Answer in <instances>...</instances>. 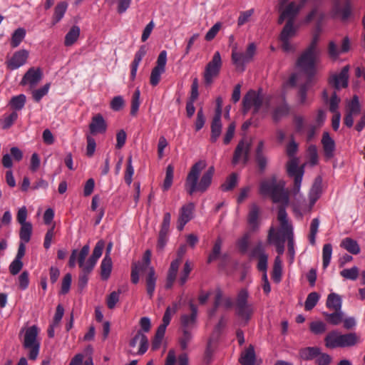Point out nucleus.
Segmentation results:
<instances>
[{
  "label": "nucleus",
  "instance_id": "17",
  "mask_svg": "<svg viewBox=\"0 0 365 365\" xmlns=\"http://www.w3.org/2000/svg\"><path fill=\"white\" fill-rule=\"evenodd\" d=\"M189 307L191 311L190 314H182L180 317V324L182 330L191 331L195 326L197 316V307L192 302L189 303Z\"/></svg>",
  "mask_w": 365,
  "mask_h": 365
},
{
  "label": "nucleus",
  "instance_id": "28",
  "mask_svg": "<svg viewBox=\"0 0 365 365\" xmlns=\"http://www.w3.org/2000/svg\"><path fill=\"white\" fill-rule=\"evenodd\" d=\"M68 9V3L60 1L54 8V12L52 17L53 24L58 23L64 16Z\"/></svg>",
  "mask_w": 365,
  "mask_h": 365
},
{
  "label": "nucleus",
  "instance_id": "16",
  "mask_svg": "<svg viewBox=\"0 0 365 365\" xmlns=\"http://www.w3.org/2000/svg\"><path fill=\"white\" fill-rule=\"evenodd\" d=\"M250 146V143L243 140L239 142L234 153L232 161L233 165H237L240 160H242L245 165L248 162Z\"/></svg>",
  "mask_w": 365,
  "mask_h": 365
},
{
  "label": "nucleus",
  "instance_id": "1",
  "mask_svg": "<svg viewBox=\"0 0 365 365\" xmlns=\"http://www.w3.org/2000/svg\"><path fill=\"white\" fill-rule=\"evenodd\" d=\"M284 181H277L275 178H272L262 181L259 190L262 195H270L274 202L281 203L277 213V220L280 225L279 231L277 232L275 228L272 226L268 232L267 242L276 247L279 255H282L284 252L285 241L287 239L288 252L293 258L294 256L293 228L288 220L286 212V207L288 205L289 200L288 192L284 190Z\"/></svg>",
  "mask_w": 365,
  "mask_h": 365
},
{
  "label": "nucleus",
  "instance_id": "20",
  "mask_svg": "<svg viewBox=\"0 0 365 365\" xmlns=\"http://www.w3.org/2000/svg\"><path fill=\"white\" fill-rule=\"evenodd\" d=\"M324 157L331 159L334 155L336 144L334 140L330 136L328 132H324L321 140Z\"/></svg>",
  "mask_w": 365,
  "mask_h": 365
},
{
  "label": "nucleus",
  "instance_id": "26",
  "mask_svg": "<svg viewBox=\"0 0 365 365\" xmlns=\"http://www.w3.org/2000/svg\"><path fill=\"white\" fill-rule=\"evenodd\" d=\"M326 305L329 309L333 311L341 310V297L338 294L332 292L328 295Z\"/></svg>",
  "mask_w": 365,
  "mask_h": 365
},
{
  "label": "nucleus",
  "instance_id": "55",
  "mask_svg": "<svg viewBox=\"0 0 365 365\" xmlns=\"http://www.w3.org/2000/svg\"><path fill=\"white\" fill-rule=\"evenodd\" d=\"M178 309V304L176 303L173 304V307H168L163 315V324L161 325H165V327H168L170 322L172 316L175 314Z\"/></svg>",
  "mask_w": 365,
  "mask_h": 365
},
{
  "label": "nucleus",
  "instance_id": "31",
  "mask_svg": "<svg viewBox=\"0 0 365 365\" xmlns=\"http://www.w3.org/2000/svg\"><path fill=\"white\" fill-rule=\"evenodd\" d=\"M245 55L244 53H239L236 49H233L232 52V61L235 64L237 70L240 71H245V66L249 63V61L245 59Z\"/></svg>",
  "mask_w": 365,
  "mask_h": 365
},
{
  "label": "nucleus",
  "instance_id": "5",
  "mask_svg": "<svg viewBox=\"0 0 365 365\" xmlns=\"http://www.w3.org/2000/svg\"><path fill=\"white\" fill-rule=\"evenodd\" d=\"M243 112L247 113L251 108L254 114H261L262 117L269 113V103L267 98L259 92L250 90L242 100Z\"/></svg>",
  "mask_w": 365,
  "mask_h": 365
},
{
  "label": "nucleus",
  "instance_id": "48",
  "mask_svg": "<svg viewBox=\"0 0 365 365\" xmlns=\"http://www.w3.org/2000/svg\"><path fill=\"white\" fill-rule=\"evenodd\" d=\"M359 274V269L356 266H354L349 269H344L340 272V275L350 280H356Z\"/></svg>",
  "mask_w": 365,
  "mask_h": 365
},
{
  "label": "nucleus",
  "instance_id": "59",
  "mask_svg": "<svg viewBox=\"0 0 365 365\" xmlns=\"http://www.w3.org/2000/svg\"><path fill=\"white\" fill-rule=\"evenodd\" d=\"M237 182V175L235 173L231 174L226 180L225 182L222 185L223 191L232 190Z\"/></svg>",
  "mask_w": 365,
  "mask_h": 365
},
{
  "label": "nucleus",
  "instance_id": "11",
  "mask_svg": "<svg viewBox=\"0 0 365 365\" xmlns=\"http://www.w3.org/2000/svg\"><path fill=\"white\" fill-rule=\"evenodd\" d=\"M43 78V72L40 68L31 67L24 75L20 85L28 86L30 89L34 88Z\"/></svg>",
  "mask_w": 365,
  "mask_h": 365
},
{
  "label": "nucleus",
  "instance_id": "40",
  "mask_svg": "<svg viewBox=\"0 0 365 365\" xmlns=\"http://www.w3.org/2000/svg\"><path fill=\"white\" fill-rule=\"evenodd\" d=\"M18 118V113L13 111L10 114H4L0 119L1 128L3 129L9 128Z\"/></svg>",
  "mask_w": 365,
  "mask_h": 365
},
{
  "label": "nucleus",
  "instance_id": "32",
  "mask_svg": "<svg viewBox=\"0 0 365 365\" xmlns=\"http://www.w3.org/2000/svg\"><path fill=\"white\" fill-rule=\"evenodd\" d=\"M89 251L90 247L88 245H85L79 252L77 250L76 259L81 269H83L84 268L90 266L88 264V259L86 261V258L88 256Z\"/></svg>",
  "mask_w": 365,
  "mask_h": 365
},
{
  "label": "nucleus",
  "instance_id": "18",
  "mask_svg": "<svg viewBox=\"0 0 365 365\" xmlns=\"http://www.w3.org/2000/svg\"><path fill=\"white\" fill-rule=\"evenodd\" d=\"M348 72L349 67L344 66L339 73L334 74L329 78V84L334 87L336 90L347 87L349 79Z\"/></svg>",
  "mask_w": 365,
  "mask_h": 365
},
{
  "label": "nucleus",
  "instance_id": "15",
  "mask_svg": "<svg viewBox=\"0 0 365 365\" xmlns=\"http://www.w3.org/2000/svg\"><path fill=\"white\" fill-rule=\"evenodd\" d=\"M194 210L195 205L192 202L182 206L178 219L177 228L178 230L182 231L185 225L193 218Z\"/></svg>",
  "mask_w": 365,
  "mask_h": 365
},
{
  "label": "nucleus",
  "instance_id": "21",
  "mask_svg": "<svg viewBox=\"0 0 365 365\" xmlns=\"http://www.w3.org/2000/svg\"><path fill=\"white\" fill-rule=\"evenodd\" d=\"M106 129L107 125L102 115L97 114L92 118L91 123L89 125L91 134L103 133L106 131Z\"/></svg>",
  "mask_w": 365,
  "mask_h": 365
},
{
  "label": "nucleus",
  "instance_id": "9",
  "mask_svg": "<svg viewBox=\"0 0 365 365\" xmlns=\"http://www.w3.org/2000/svg\"><path fill=\"white\" fill-rule=\"evenodd\" d=\"M296 34V28L294 26V23L287 21L284 26L279 39L282 41V48L285 52H294L296 50V46L289 41V39L294 37Z\"/></svg>",
  "mask_w": 365,
  "mask_h": 365
},
{
  "label": "nucleus",
  "instance_id": "6",
  "mask_svg": "<svg viewBox=\"0 0 365 365\" xmlns=\"http://www.w3.org/2000/svg\"><path fill=\"white\" fill-rule=\"evenodd\" d=\"M38 328L36 325L26 328L22 341L23 347L29 350V359L36 360L40 350V341L38 339Z\"/></svg>",
  "mask_w": 365,
  "mask_h": 365
},
{
  "label": "nucleus",
  "instance_id": "33",
  "mask_svg": "<svg viewBox=\"0 0 365 365\" xmlns=\"http://www.w3.org/2000/svg\"><path fill=\"white\" fill-rule=\"evenodd\" d=\"M323 315L325 317L327 322L332 325H339L343 321V318L344 316V312L341 310L339 311H334L333 313H328L326 312H323Z\"/></svg>",
  "mask_w": 365,
  "mask_h": 365
},
{
  "label": "nucleus",
  "instance_id": "45",
  "mask_svg": "<svg viewBox=\"0 0 365 365\" xmlns=\"http://www.w3.org/2000/svg\"><path fill=\"white\" fill-rule=\"evenodd\" d=\"M174 177V167L173 165H168L166 168L165 178L163 185V190H168L170 188Z\"/></svg>",
  "mask_w": 365,
  "mask_h": 365
},
{
  "label": "nucleus",
  "instance_id": "51",
  "mask_svg": "<svg viewBox=\"0 0 365 365\" xmlns=\"http://www.w3.org/2000/svg\"><path fill=\"white\" fill-rule=\"evenodd\" d=\"M332 255V246L331 244H325L322 250L323 267L327 268L331 261Z\"/></svg>",
  "mask_w": 365,
  "mask_h": 365
},
{
  "label": "nucleus",
  "instance_id": "19",
  "mask_svg": "<svg viewBox=\"0 0 365 365\" xmlns=\"http://www.w3.org/2000/svg\"><path fill=\"white\" fill-rule=\"evenodd\" d=\"M138 343H139L140 345L138 352L133 353L131 351H130L133 355H143L148 350V339L147 336L145 335V334L142 332V331H138L137 332L135 336L130 340L129 345L130 347L135 348Z\"/></svg>",
  "mask_w": 365,
  "mask_h": 365
},
{
  "label": "nucleus",
  "instance_id": "53",
  "mask_svg": "<svg viewBox=\"0 0 365 365\" xmlns=\"http://www.w3.org/2000/svg\"><path fill=\"white\" fill-rule=\"evenodd\" d=\"M106 1L110 5L118 4V12L123 14L129 8L131 0H106Z\"/></svg>",
  "mask_w": 365,
  "mask_h": 365
},
{
  "label": "nucleus",
  "instance_id": "43",
  "mask_svg": "<svg viewBox=\"0 0 365 365\" xmlns=\"http://www.w3.org/2000/svg\"><path fill=\"white\" fill-rule=\"evenodd\" d=\"M222 245V240L220 237H218L212 247L211 253L209 255L207 258V262L210 263L217 259H218L220 253H221V247Z\"/></svg>",
  "mask_w": 365,
  "mask_h": 365
},
{
  "label": "nucleus",
  "instance_id": "60",
  "mask_svg": "<svg viewBox=\"0 0 365 365\" xmlns=\"http://www.w3.org/2000/svg\"><path fill=\"white\" fill-rule=\"evenodd\" d=\"M163 73H165L164 71L155 67L152 69L150 76V83L153 86H155L159 83L161 75Z\"/></svg>",
  "mask_w": 365,
  "mask_h": 365
},
{
  "label": "nucleus",
  "instance_id": "49",
  "mask_svg": "<svg viewBox=\"0 0 365 365\" xmlns=\"http://www.w3.org/2000/svg\"><path fill=\"white\" fill-rule=\"evenodd\" d=\"M307 156L309 159V164L311 166H314L317 165L318 163V150L317 148L314 145H309L307 148Z\"/></svg>",
  "mask_w": 365,
  "mask_h": 365
},
{
  "label": "nucleus",
  "instance_id": "61",
  "mask_svg": "<svg viewBox=\"0 0 365 365\" xmlns=\"http://www.w3.org/2000/svg\"><path fill=\"white\" fill-rule=\"evenodd\" d=\"M120 290L112 292L107 297V306L109 309H113L119 301Z\"/></svg>",
  "mask_w": 365,
  "mask_h": 365
},
{
  "label": "nucleus",
  "instance_id": "3",
  "mask_svg": "<svg viewBox=\"0 0 365 365\" xmlns=\"http://www.w3.org/2000/svg\"><path fill=\"white\" fill-rule=\"evenodd\" d=\"M318 37L314 36L309 46L302 52L297 61V67L312 81L316 73V63L319 60L321 51L317 46Z\"/></svg>",
  "mask_w": 365,
  "mask_h": 365
},
{
  "label": "nucleus",
  "instance_id": "41",
  "mask_svg": "<svg viewBox=\"0 0 365 365\" xmlns=\"http://www.w3.org/2000/svg\"><path fill=\"white\" fill-rule=\"evenodd\" d=\"M26 101V96L24 94H19L11 98L9 105L13 109L20 110L24 107Z\"/></svg>",
  "mask_w": 365,
  "mask_h": 365
},
{
  "label": "nucleus",
  "instance_id": "7",
  "mask_svg": "<svg viewBox=\"0 0 365 365\" xmlns=\"http://www.w3.org/2000/svg\"><path fill=\"white\" fill-rule=\"evenodd\" d=\"M249 293L246 289H242L236 298V314L246 324L254 312L253 306L248 302Z\"/></svg>",
  "mask_w": 365,
  "mask_h": 365
},
{
  "label": "nucleus",
  "instance_id": "29",
  "mask_svg": "<svg viewBox=\"0 0 365 365\" xmlns=\"http://www.w3.org/2000/svg\"><path fill=\"white\" fill-rule=\"evenodd\" d=\"M340 246L352 255H358L361 250L357 242L350 237L344 238Z\"/></svg>",
  "mask_w": 365,
  "mask_h": 365
},
{
  "label": "nucleus",
  "instance_id": "39",
  "mask_svg": "<svg viewBox=\"0 0 365 365\" xmlns=\"http://www.w3.org/2000/svg\"><path fill=\"white\" fill-rule=\"evenodd\" d=\"M155 282L156 277L155 275V270L153 268H150V272L146 278V289L150 297L153 296L155 289Z\"/></svg>",
  "mask_w": 365,
  "mask_h": 365
},
{
  "label": "nucleus",
  "instance_id": "12",
  "mask_svg": "<svg viewBox=\"0 0 365 365\" xmlns=\"http://www.w3.org/2000/svg\"><path fill=\"white\" fill-rule=\"evenodd\" d=\"M280 8L279 10L283 11V16H287L288 21L294 23V19L299 14V11L304 7V4H302L300 1L299 3L296 1H292L289 3L286 6L282 8L284 5L289 0H279Z\"/></svg>",
  "mask_w": 365,
  "mask_h": 365
},
{
  "label": "nucleus",
  "instance_id": "23",
  "mask_svg": "<svg viewBox=\"0 0 365 365\" xmlns=\"http://www.w3.org/2000/svg\"><path fill=\"white\" fill-rule=\"evenodd\" d=\"M322 192V179L321 177L315 178L314 182L310 189L309 198L310 202V208L315 204L320 197Z\"/></svg>",
  "mask_w": 365,
  "mask_h": 365
},
{
  "label": "nucleus",
  "instance_id": "34",
  "mask_svg": "<svg viewBox=\"0 0 365 365\" xmlns=\"http://www.w3.org/2000/svg\"><path fill=\"white\" fill-rule=\"evenodd\" d=\"M80 28L78 26H73L65 36L64 44L66 46L73 45L80 36Z\"/></svg>",
  "mask_w": 365,
  "mask_h": 365
},
{
  "label": "nucleus",
  "instance_id": "25",
  "mask_svg": "<svg viewBox=\"0 0 365 365\" xmlns=\"http://www.w3.org/2000/svg\"><path fill=\"white\" fill-rule=\"evenodd\" d=\"M150 268H153L150 265L145 266V264L138 262L132 264L131 269V281L133 284H137L139 282V273L140 272H150Z\"/></svg>",
  "mask_w": 365,
  "mask_h": 365
},
{
  "label": "nucleus",
  "instance_id": "37",
  "mask_svg": "<svg viewBox=\"0 0 365 365\" xmlns=\"http://www.w3.org/2000/svg\"><path fill=\"white\" fill-rule=\"evenodd\" d=\"M26 30L24 28L16 29L11 35V46L12 48L18 47L26 36Z\"/></svg>",
  "mask_w": 365,
  "mask_h": 365
},
{
  "label": "nucleus",
  "instance_id": "36",
  "mask_svg": "<svg viewBox=\"0 0 365 365\" xmlns=\"http://www.w3.org/2000/svg\"><path fill=\"white\" fill-rule=\"evenodd\" d=\"M112 259L111 258H103L101 264V277L103 280H107L112 271Z\"/></svg>",
  "mask_w": 365,
  "mask_h": 365
},
{
  "label": "nucleus",
  "instance_id": "44",
  "mask_svg": "<svg viewBox=\"0 0 365 365\" xmlns=\"http://www.w3.org/2000/svg\"><path fill=\"white\" fill-rule=\"evenodd\" d=\"M298 158H292L287 163V170L289 176L292 177L296 175L299 171L304 170V166L299 168L298 166Z\"/></svg>",
  "mask_w": 365,
  "mask_h": 365
},
{
  "label": "nucleus",
  "instance_id": "10",
  "mask_svg": "<svg viewBox=\"0 0 365 365\" xmlns=\"http://www.w3.org/2000/svg\"><path fill=\"white\" fill-rule=\"evenodd\" d=\"M361 112V105L359 97L354 95L351 100L346 101V113L344 118V123L348 128L354 125V117Z\"/></svg>",
  "mask_w": 365,
  "mask_h": 365
},
{
  "label": "nucleus",
  "instance_id": "30",
  "mask_svg": "<svg viewBox=\"0 0 365 365\" xmlns=\"http://www.w3.org/2000/svg\"><path fill=\"white\" fill-rule=\"evenodd\" d=\"M104 247L105 242L103 240H99L96 243L91 256L88 258V264H90V267H95L98 259L102 255Z\"/></svg>",
  "mask_w": 365,
  "mask_h": 365
},
{
  "label": "nucleus",
  "instance_id": "54",
  "mask_svg": "<svg viewBox=\"0 0 365 365\" xmlns=\"http://www.w3.org/2000/svg\"><path fill=\"white\" fill-rule=\"evenodd\" d=\"M94 267L90 266L81 269L78 278V285L81 288H83L86 286L88 281V275L91 273Z\"/></svg>",
  "mask_w": 365,
  "mask_h": 365
},
{
  "label": "nucleus",
  "instance_id": "8",
  "mask_svg": "<svg viewBox=\"0 0 365 365\" xmlns=\"http://www.w3.org/2000/svg\"><path fill=\"white\" fill-rule=\"evenodd\" d=\"M222 65L221 56L219 51H216L212 60L206 65L203 73V78L206 85L213 83L215 78L218 76Z\"/></svg>",
  "mask_w": 365,
  "mask_h": 365
},
{
  "label": "nucleus",
  "instance_id": "22",
  "mask_svg": "<svg viewBox=\"0 0 365 365\" xmlns=\"http://www.w3.org/2000/svg\"><path fill=\"white\" fill-rule=\"evenodd\" d=\"M264 143L263 140H260L258 143L255 150V160L259 167L260 171L263 172L265 170L268 164V158L264 153Z\"/></svg>",
  "mask_w": 365,
  "mask_h": 365
},
{
  "label": "nucleus",
  "instance_id": "27",
  "mask_svg": "<svg viewBox=\"0 0 365 365\" xmlns=\"http://www.w3.org/2000/svg\"><path fill=\"white\" fill-rule=\"evenodd\" d=\"M256 360L255 351L254 346H250L242 353L240 361L242 365H255Z\"/></svg>",
  "mask_w": 365,
  "mask_h": 365
},
{
  "label": "nucleus",
  "instance_id": "52",
  "mask_svg": "<svg viewBox=\"0 0 365 365\" xmlns=\"http://www.w3.org/2000/svg\"><path fill=\"white\" fill-rule=\"evenodd\" d=\"M319 299V295L317 292H311L308 294L305 303L304 307L307 311L312 309L317 304Z\"/></svg>",
  "mask_w": 365,
  "mask_h": 365
},
{
  "label": "nucleus",
  "instance_id": "14",
  "mask_svg": "<svg viewBox=\"0 0 365 365\" xmlns=\"http://www.w3.org/2000/svg\"><path fill=\"white\" fill-rule=\"evenodd\" d=\"M29 53L26 49L19 50L13 54V56L6 61L8 68L10 70H16L26 64L29 58Z\"/></svg>",
  "mask_w": 365,
  "mask_h": 365
},
{
  "label": "nucleus",
  "instance_id": "46",
  "mask_svg": "<svg viewBox=\"0 0 365 365\" xmlns=\"http://www.w3.org/2000/svg\"><path fill=\"white\" fill-rule=\"evenodd\" d=\"M51 86L50 83H46L43 86L32 91V98L36 102H39L43 96L47 95Z\"/></svg>",
  "mask_w": 365,
  "mask_h": 365
},
{
  "label": "nucleus",
  "instance_id": "58",
  "mask_svg": "<svg viewBox=\"0 0 365 365\" xmlns=\"http://www.w3.org/2000/svg\"><path fill=\"white\" fill-rule=\"evenodd\" d=\"M182 334L179 339V343L181 349L182 350H185L187 348L189 343L192 340V334L191 331L189 330H182Z\"/></svg>",
  "mask_w": 365,
  "mask_h": 365
},
{
  "label": "nucleus",
  "instance_id": "35",
  "mask_svg": "<svg viewBox=\"0 0 365 365\" xmlns=\"http://www.w3.org/2000/svg\"><path fill=\"white\" fill-rule=\"evenodd\" d=\"M320 354V349L317 346L306 347L299 351L300 357L304 360H312Z\"/></svg>",
  "mask_w": 365,
  "mask_h": 365
},
{
  "label": "nucleus",
  "instance_id": "64",
  "mask_svg": "<svg viewBox=\"0 0 365 365\" xmlns=\"http://www.w3.org/2000/svg\"><path fill=\"white\" fill-rule=\"evenodd\" d=\"M125 104L123 98L121 96H115L110 102V108L115 110L118 111L121 110Z\"/></svg>",
  "mask_w": 365,
  "mask_h": 365
},
{
  "label": "nucleus",
  "instance_id": "2",
  "mask_svg": "<svg viewBox=\"0 0 365 365\" xmlns=\"http://www.w3.org/2000/svg\"><path fill=\"white\" fill-rule=\"evenodd\" d=\"M205 167L206 162L205 160H199L191 167L185 184V190L189 195H192L195 192H204L211 185L215 173L213 166L210 167L204 173L198 182L200 174Z\"/></svg>",
  "mask_w": 365,
  "mask_h": 365
},
{
  "label": "nucleus",
  "instance_id": "57",
  "mask_svg": "<svg viewBox=\"0 0 365 365\" xmlns=\"http://www.w3.org/2000/svg\"><path fill=\"white\" fill-rule=\"evenodd\" d=\"M140 90L136 89L133 94L132 101H131L130 114L132 115H135L139 109V106L140 104Z\"/></svg>",
  "mask_w": 365,
  "mask_h": 365
},
{
  "label": "nucleus",
  "instance_id": "13",
  "mask_svg": "<svg viewBox=\"0 0 365 365\" xmlns=\"http://www.w3.org/2000/svg\"><path fill=\"white\" fill-rule=\"evenodd\" d=\"M214 307L209 311V315L212 317L215 314L217 309L222 306L225 309H230L233 305L232 299L230 297L224 296L223 292L220 288H217L215 292Z\"/></svg>",
  "mask_w": 365,
  "mask_h": 365
},
{
  "label": "nucleus",
  "instance_id": "42",
  "mask_svg": "<svg viewBox=\"0 0 365 365\" xmlns=\"http://www.w3.org/2000/svg\"><path fill=\"white\" fill-rule=\"evenodd\" d=\"M289 113V108L287 105L284 103H282L277 106L273 113H272V118L275 122L279 121L282 118L287 115Z\"/></svg>",
  "mask_w": 365,
  "mask_h": 365
},
{
  "label": "nucleus",
  "instance_id": "56",
  "mask_svg": "<svg viewBox=\"0 0 365 365\" xmlns=\"http://www.w3.org/2000/svg\"><path fill=\"white\" fill-rule=\"evenodd\" d=\"M310 331L314 334H322L327 330V325L323 322L315 321L310 323Z\"/></svg>",
  "mask_w": 365,
  "mask_h": 365
},
{
  "label": "nucleus",
  "instance_id": "63",
  "mask_svg": "<svg viewBox=\"0 0 365 365\" xmlns=\"http://www.w3.org/2000/svg\"><path fill=\"white\" fill-rule=\"evenodd\" d=\"M86 140H87L86 155L88 157H92L96 151V140L91 135H87Z\"/></svg>",
  "mask_w": 365,
  "mask_h": 365
},
{
  "label": "nucleus",
  "instance_id": "62",
  "mask_svg": "<svg viewBox=\"0 0 365 365\" xmlns=\"http://www.w3.org/2000/svg\"><path fill=\"white\" fill-rule=\"evenodd\" d=\"M191 270H192L191 262L187 260L185 262V263L184 264V267H183V269L182 271V273H181V275H180V277L179 279V282L181 285H183L185 284V282H187V280L188 279V277H189V274H190Z\"/></svg>",
  "mask_w": 365,
  "mask_h": 365
},
{
  "label": "nucleus",
  "instance_id": "47",
  "mask_svg": "<svg viewBox=\"0 0 365 365\" xmlns=\"http://www.w3.org/2000/svg\"><path fill=\"white\" fill-rule=\"evenodd\" d=\"M222 123L221 121L217 120H212L211 124V136H210V140L212 143H215L218 138L221 135L222 132Z\"/></svg>",
  "mask_w": 365,
  "mask_h": 365
},
{
  "label": "nucleus",
  "instance_id": "38",
  "mask_svg": "<svg viewBox=\"0 0 365 365\" xmlns=\"http://www.w3.org/2000/svg\"><path fill=\"white\" fill-rule=\"evenodd\" d=\"M32 234V225L31 223H25L21 225L19 231L20 242L27 243L31 240Z\"/></svg>",
  "mask_w": 365,
  "mask_h": 365
},
{
  "label": "nucleus",
  "instance_id": "50",
  "mask_svg": "<svg viewBox=\"0 0 365 365\" xmlns=\"http://www.w3.org/2000/svg\"><path fill=\"white\" fill-rule=\"evenodd\" d=\"M319 226V218H317V217L314 218L311 222L310 232H309V242L312 245H315L316 236L318 232Z\"/></svg>",
  "mask_w": 365,
  "mask_h": 365
},
{
  "label": "nucleus",
  "instance_id": "24",
  "mask_svg": "<svg viewBox=\"0 0 365 365\" xmlns=\"http://www.w3.org/2000/svg\"><path fill=\"white\" fill-rule=\"evenodd\" d=\"M259 209L258 206L255 204H252L249 211L247 222L250 230L253 232L257 230L259 226Z\"/></svg>",
  "mask_w": 365,
  "mask_h": 365
},
{
  "label": "nucleus",
  "instance_id": "4",
  "mask_svg": "<svg viewBox=\"0 0 365 365\" xmlns=\"http://www.w3.org/2000/svg\"><path fill=\"white\" fill-rule=\"evenodd\" d=\"M361 341L360 336L356 332L342 334L336 330L330 331L324 338L325 346L329 349L354 346Z\"/></svg>",
  "mask_w": 365,
  "mask_h": 365
}]
</instances>
